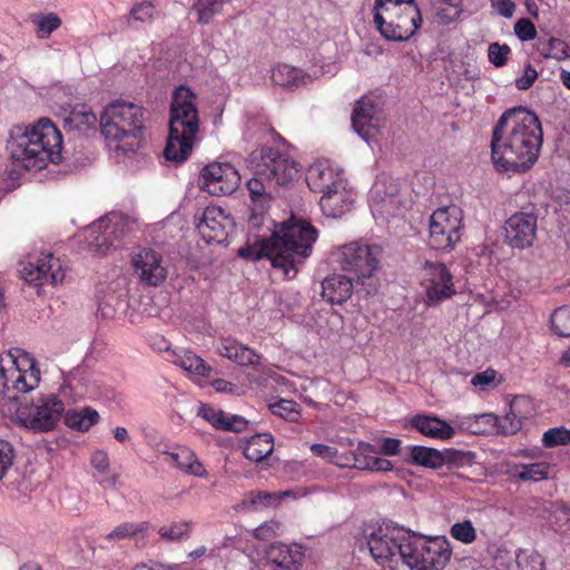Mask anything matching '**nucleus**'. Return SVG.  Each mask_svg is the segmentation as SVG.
<instances>
[{"label":"nucleus","mask_w":570,"mask_h":570,"mask_svg":"<svg viewBox=\"0 0 570 570\" xmlns=\"http://www.w3.org/2000/svg\"><path fill=\"white\" fill-rule=\"evenodd\" d=\"M19 274L27 283L35 286L43 284H59L65 278V271L58 258L51 254H47L37 261H29L22 263L19 268Z\"/></svg>","instance_id":"16"},{"label":"nucleus","mask_w":570,"mask_h":570,"mask_svg":"<svg viewBox=\"0 0 570 570\" xmlns=\"http://www.w3.org/2000/svg\"><path fill=\"white\" fill-rule=\"evenodd\" d=\"M291 495L292 491H249L233 507V509L239 513L263 511L267 508L277 505L282 499Z\"/></svg>","instance_id":"25"},{"label":"nucleus","mask_w":570,"mask_h":570,"mask_svg":"<svg viewBox=\"0 0 570 570\" xmlns=\"http://www.w3.org/2000/svg\"><path fill=\"white\" fill-rule=\"evenodd\" d=\"M154 13L155 8L151 2L136 3L129 12V20L149 22L153 20Z\"/></svg>","instance_id":"52"},{"label":"nucleus","mask_w":570,"mask_h":570,"mask_svg":"<svg viewBox=\"0 0 570 570\" xmlns=\"http://www.w3.org/2000/svg\"><path fill=\"white\" fill-rule=\"evenodd\" d=\"M144 122L142 107L117 100L109 104L100 116L101 135L116 144V151L134 153L140 145Z\"/></svg>","instance_id":"5"},{"label":"nucleus","mask_w":570,"mask_h":570,"mask_svg":"<svg viewBox=\"0 0 570 570\" xmlns=\"http://www.w3.org/2000/svg\"><path fill=\"white\" fill-rule=\"evenodd\" d=\"M316 239L317 230L311 223L291 217L275 226L268 237L250 234L238 255L249 261L268 258L274 268L282 269L287 278H294L311 256Z\"/></svg>","instance_id":"2"},{"label":"nucleus","mask_w":570,"mask_h":570,"mask_svg":"<svg viewBox=\"0 0 570 570\" xmlns=\"http://www.w3.org/2000/svg\"><path fill=\"white\" fill-rule=\"evenodd\" d=\"M411 422L413 428L429 438L449 440L454 435V429L438 416L417 414Z\"/></svg>","instance_id":"28"},{"label":"nucleus","mask_w":570,"mask_h":570,"mask_svg":"<svg viewBox=\"0 0 570 570\" xmlns=\"http://www.w3.org/2000/svg\"><path fill=\"white\" fill-rule=\"evenodd\" d=\"M271 410L275 415L288 421H297L299 416L298 405L292 400L282 399L272 404Z\"/></svg>","instance_id":"50"},{"label":"nucleus","mask_w":570,"mask_h":570,"mask_svg":"<svg viewBox=\"0 0 570 570\" xmlns=\"http://www.w3.org/2000/svg\"><path fill=\"white\" fill-rule=\"evenodd\" d=\"M311 451L314 455L326 460L332 463L336 458L337 449L325 444L316 443L311 446Z\"/></svg>","instance_id":"60"},{"label":"nucleus","mask_w":570,"mask_h":570,"mask_svg":"<svg viewBox=\"0 0 570 570\" xmlns=\"http://www.w3.org/2000/svg\"><path fill=\"white\" fill-rule=\"evenodd\" d=\"M392 469H393L392 462L386 459L379 458L375 455L374 461H372L371 471L387 472V471H391Z\"/></svg>","instance_id":"63"},{"label":"nucleus","mask_w":570,"mask_h":570,"mask_svg":"<svg viewBox=\"0 0 570 570\" xmlns=\"http://www.w3.org/2000/svg\"><path fill=\"white\" fill-rule=\"evenodd\" d=\"M272 80L283 88L296 89L312 82L313 77L301 68L279 63L272 69Z\"/></svg>","instance_id":"27"},{"label":"nucleus","mask_w":570,"mask_h":570,"mask_svg":"<svg viewBox=\"0 0 570 570\" xmlns=\"http://www.w3.org/2000/svg\"><path fill=\"white\" fill-rule=\"evenodd\" d=\"M341 268L354 275L356 285L363 287L366 295L376 293L379 281L374 275L377 269V250L366 244L353 242L344 245L338 253Z\"/></svg>","instance_id":"9"},{"label":"nucleus","mask_w":570,"mask_h":570,"mask_svg":"<svg viewBox=\"0 0 570 570\" xmlns=\"http://www.w3.org/2000/svg\"><path fill=\"white\" fill-rule=\"evenodd\" d=\"M377 453L379 451H376L372 444L360 442L356 451L352 453L353 468L371 471L372 461H374Z\"/></svg>","instance_id":"42"},{"label":"nucleus","mask_w":570,"mask_h":570,"mask_svg":"<svg viewBox=\"0 0 570 570\" xmlns=\"http://www.w3.org/2000/svg\"><path fill=\"white\" fill-rule=\"evenodd\" d=\"M530 410L531 401L528 397H514L505 415L498 416V434H515L522 426V420L530 415Z\"/></svg>","instance_id":"24"},{"label":"nucleus","mask_w":570,"mask_h":570,"mask_svg":"<svg viewBox=\"0 0 570 570\" xmlns=\"http://www.w3.org/2000/svg\"><path fill=\"white\" fill-rule=\"evenodd\" d=\"M200 120L196 107V96L186 86L178 87L171 98L169 135L164 157L176 164L184 163L197 140Z\"/></svg>","instance_id":"4"},{"label":"nucleus","mask_w":570,"mask_h":570,"mask_svg":"<svg viewBox=\"0 0 570 570\" xmlns=\"http://www.w3.org/2000/svg\"><path fill=\"white\" fill-rule=\"evenodd\" d=\"M537 78V70L531 65H527L522 77L515 79V86L520 90H527L533 85Z\"/></svg>","instance_id":"58"},{"label":"nucleus","mask_w":570,"mask_h":570,"mask_svg":"<svg viewBox=\"0 0 570 570\" xmlns=\"http://www.w3.org/2000/svg\"><path fill=\"white\" fill-rule=\"evenodd\" d=\"M553 519L557 530L560 532L570 531V508L564 504L556 505Z\"/></svg>","instance_id":"54"},{"label":"nucleus","mask_w":570,"mask_h":570,"mask_svg":"<svg viewBox=\"0 0 570 570\" xmlns=\"http://www.w3.org/2000/svg\"><path fill=\"white\" fill-rule=\"evenodd\" d=\"M99 420V413L91 409L85 407L82 410H71L66 413L65 423L70 429L77 431H88Z\"/></svg>","instance_id":"34"},{"label":"nucleus","mask_w":570,"mask_h":570,"mask_svg":"<svg viewBox=\"0 0 570 570\" xmlns=\"http://www.w3.org/2000/svg\"><path fill=\"white\" fill-rule=\"evenodd\" d=\"M422 273L428 305H434L455 293L452 275L443 263L426 262Z\"/></svg>","instance_id":"15"},{"label":"nucleus","mask_w":570,"mask_h":570,"mask_svg":"<svg viewBox=\"0 0 570 570\" xmlns=\"http://www.w3.org/2000/svg\"><path fill=\"white\" fill-rule=\"evenodd\" d=\"M492 8L502 17L511 18L515 10L512 0H490Z\"/></svg>","instance_id":"61"},{"label":"nucleus","mask_w":570,"mask_h":570,"mask_svg":"<svg viewBox=\"0 0 570 570\" xmlns=\"http://www.w3.org/2000/svg\"><path fill=\"white\" fill-rule=\"evenodd\" d=\"M285 525L278 520L272 519L259 524L254 531L253 537L257 540L268 541L283 535Z\"/></svg>","instance_id":"44"},{"label":"nucleus","mask_w":570,"mask_h":570,"mask_svg":"<svg viewBox=\"0 0 570 570\" xmlns=\"http://www.w3.org/2000/svg\"><path fill=\"white\" fill-rule=\"evenodd\" d=\"M410 450L411 462L413 464L429 469H439L442 466V459L439 450L422 445L411 446Z\"/></svg>","instance_id":"35"},{"label":"nucleus","mask_w":570,"mask_h":570,"mask_svg":"<svg viewBox=\"0 0 570 570\" xmlns=\"http://www.w3.org/2000/svg\"><path fill=\"white\" fill-rule=\"evenodd\" d=\"M148 524L146 522L134 523L125 522L117 525L112 531L104 537L107 541H121L125 539L132 538L139 533L146 532Z\"/></svg>","instance_id":"41"},{"label":"nucleus","mask_w":570,"mask_h":570,"mask_svg":"<svg viewBox=\"0 0 570 570\" xmlns=\"http://www.w3.org/2000/svg\"><path fill=\"white\" fill-rule=\"evenodd\" d=\"M400 440L393 438H385L382 441L381 453L384 455H395L400 451Z\"/></svg>","instance_id":"62"},{"label":"nucleus","mask_w":570,"mask_h":570,"mask_svg":"<svg viewBox=\"0 0 570 570\" xmlns=\"http://www.w3.org/2000/svg\"><path fill=\"white\" fill-rule=\"evenodd\" d=\"M537 48L538 52L546 59L563 60L568 57V45L559 38H540Z\"/></svg>","instance_id":"36"},{"label":"nucleus","mask_w":570,"mask_h":570,"mask_svg":"<svg viewBox=\"0 0 570 570\" xmlns=\"http://www.w3.org/2000/svg\"><path fill=\"white\" fill-rule=\"evenodd\" d=\"M222 3L219 0H198L195 9L198 13V22L208 23L213 17L220 12Z\"/></svg>","instance_id":"49"},{"label":"nucleus","mask_w":570,"mask_h":570,"mask_svg":"<svg viewBox=\"0 0 570 570\" xmlns=\"http://www.w3.org/2000/svg\"><path fill=\"white\" fill-rule=\"evenodd\" d=\"M352 126L363 139L368 140L383 126L379 106L373 99L363 97L353 110Z\"/></svg>","instance_id":"20"},{"label":"nucleus","mask_w":570,"mask_h":570,"mask_svg":"<svg viewBox=\"0 0 570 570\" xmlns=\"http://www.w3.org/2000/svg\"><path fill=\"white\" fill-rule=\"evenodd\" d=\"M407 543V532L404 533L397 528H379L377 531L367 538V548L371 556L379 563L390 561H405L403 547Z\"/></svg>","instance_id":"13"},{"label":"nucleus","mask_w":570,"mask_h":570,"mask_svg":"<svg viewBox=\"0 0 570 570\" xmlns=\"http://www.w3.org/2000/svg\"><path fill=\"white\" fill-rule=\"evenodd\" d=\"M233 225L232 218L222 208L210 206L204 210L197 229L205 242L222 244L227 239L228 228Z\"/></svg>","instance_id":"22"},{"label":"nucleus","mask_w":570,"mask_h":570,"mask_svg":"<svg viewBox=\"0 0 570 570\" xmlns=\"http://www.w3.org/2000/svg\"><path fill=\"white\" fill-rule=\"evenodd\" d=\"M542 128L537 115L524 107L504 111L493 128L491 157L501 171H523L538 159Z\"/></svg>","instance_id":"1"},{"label":"nucleus","mask_w":570,"mask_h":570,"mask_svg":"<svg viewBox=\"0 0 570 570\" xmlns=\"http://www.w3.org/2000/svg\"><path fill=\"white\" fill-rule=\"evenodd\" d=\"M238 171L228 163H212L203 168L198 186L214 196L228 195L239 185Z\"/></svg>","instance_id":"14"},{"label":"nucleus","mask_w":570,"mask_h":570,"mask_svg":"<svg viewBox=\"0 0 570 570\" xmlns=\"http://www.w3.org/2000/svg\"><path fill=\"white\" fill-rule=\"evenodd\" d=\"M403 552L410 570H443L452 557V546L443 535L422 537L407 532Z\"/></svg>","instance_id":"8"},{"label":"nucleus","mask_w":570,"mask_h":570,"mask_svg":"<svg viewBox=\"0 0 570 570\" xmlns=\"http://www.w3.org/2000/svg\"><path fill=\"white\" fill-rule=\"evenodd\" d=\"M134 272L141 283L150 286L161 284L167 277V267L159 253L144 248L132 257Z\"/></svg>","instance_id":"18"},{"label":"nucleus","mask_w":570,"mask_h":570,"mask_svg":"<svg viewBox=\"0 0 570 570\" xmlns=\"http://www.w3.org/2000/svg\"><path fill=\"white\" fill-rule=\"evenodd\" d=\"M511 49L508 45H500L499 42H492L488 47L489 61L497 68L507 65Z\"/></svg>","instance_id":"51"},{"label":"nucleus","mask_w":570,"mask_h":570,"mask_svg":"<svg viewBox=\"0 0 570 570\" xmlns=\"http://www.w3.org/2000/svg\"><path fill=\"white\" fill-rule=\"evenodd\" d=\"M197 415L219 431L240 433L246 431L249 425V421L244 416L229 414L207 404H202L198 407Z\"/></svg>","instance_id":"23"},{"label":"nucleus","mask_w":570,"mask_h":570,"mask_svg":"<svg viewBox=\"0 0 570 570\" xmlns=\"http://www.w3.org/2000/svg\"><path fill=\"white\" fill-rule=\"evenodd\" d=\"M31 21L37 26L36 36L39 39H48L62 23L60 17L53 12L33 16Z\"/></svg>","instance_id":"39"},{"label":"nucleus","mask_w":570,"mask_h":570,"mask_svg":"<svg viewBox=\"0 0 570 570\" xmlns=\"http://www.w3.org/2000/svg\"><path fill=\"white\" fill-rule=\"evenodd\" d=\"M217 351L222 356L227 357L240 366L256 365L261 361V355L254 350L232 338H225Z\"/></svg>","instance_id":"30"},{"label":"nucleus","mask_w":570,"mask_h":570,"mask_svg":"<svg viewBox=\"0 0 570 570\" xmlns=\"http://www.w3.org/2000/svg\"><path fill=\"white\" fill-rule=\"evenodd\" d=\"M305 554L297 544L275 542L271 544L263 561L264 570H299Z\"/></svg>","instance_id":"19"},{"label":"nucleus","mask_w":570,"mask_h":570,"mask_svg":"<svg viewBox=\"0 0 570 570\" xmlns=\"http://www.w3.org/2000/svg\"><path fill=\"white\" fill-rule=\"evenodd\" d=\"M515 561L519 570H543L544 568L541 554L534 550H519Z\"/></svg>","instance_id":"46"},{"label":"nucleus","mask_w":570,"mask_h":570,"mask_svg":"<svg viewBox=\"0 0 570 570\" xmlns=\"http://www.w3.org/2000/svg\"><path fill=\"white\" fill-rule=\"evenodd\" d=\"M255 174L268 184L287 185L297 175V164L287 153L273 147H262L252 154Z\"/></svg>","instance_id":"11"},{"label":"nucleus","mask_w":570,"mask_h":570,"mask_svg":"<svg viewBox=\"0 0 570 570\" xmlns=\"http://www.w3.org/2000/svg\"><path fill=\"white\" fill-rule=\"evenodd\" d=\"M549 464L537 462L532 464H521L514 468L513 475L522 481H541L548 478Z\"/></svg>","instance_id":"38"},{"label":"nucleus","mask_w":570,"mask_h":570,"mask_svg":"<svg viewBox=\"0 0 570 570\" xmlns=\"http://www.w3.org/2000/svg\"><path fill=\"white\" fill-rule=\"evenodd\" d=\"M7 148L11 158L27 169H42L62 160V135L48 118L11 130Z\"/></svg>","instance_id":"3"},{"label":"nucleus","mask_w":570,"mask_h":570,"mask_svg":"<svg viewBox=\"0 0 570 570\" xmlns=\"http://www.w3.org/2000/svg\"><path fill=\"white\" fill-rule=\"evenodd\" d=\"M65 411L63 402L56 395H42L31 404L17 409L19 422L33 432H48L55 429Z\"/></svg>","instance_id":"10"},{"label":"nucleus","mask_w":570,"mask_h":570,"mask_svg":"<svg viewBox=\"0 0 570 570\" xmlns=\"http://www.w3.org/2000/svg\"><path fill=\"white\" fill-rule=\"evenodd\" d=\"M13 449L8 442H0V479L3 478L6 472L12 465Z\"/></svg>","instance_id":"56"},{"label":"nucleus","mask_w":570,"mask_h":570,"mask_svg":"<svg viewBox=\"0 0 570 570\" xmlns=\"http://www.w3.org/2000/svg\"><path fill=\"white\" fill-rule=\"evenodd\" d=\"M537 216L532 213L513 214L504 224L505 243L515 248L532 246L537 236Z\"/></svg>","instance_id":"17"},{"label":"nucleus","mask_w":570,"mask_h":570,"mask_svg":"<svg viewBox=\"0 0 570 570\" xmlns=\"http://www.w3.org/2000/svg\"><path fill=\"white\" fill-rule=\"evenodd\" d=\"M374 22L387 40L410 39L422 22L415 0H375Z\"/></svg>","instance_id":"6"},{"label":"nucleus","mask_w":570,"mask_h":570,"mask_svg":"<svg viewBox=\"0 0 570 570\" xmlns=\"http://www.w3.org/2000/svg\"><path fill=\"white\" fill-rule=\"evenodd\" d=\"M462 212L456 206L438 208L430 217L429 244L436 250H449L461 239Z\"/></svg>","instance_id":"12"},{"label":"nucleus","mask_w":570,"mask_h":570,"mask_svg":"<svg viewBox=\"0 0 570 570\" xmlns=\"http://www.w3.org/2000/svg\"><path fill=\"white\" fill-rule=\"evenodd\" d=\"M170 464L186 474L195 476H205L206 470L197 460L195 453L185 446H176L171 451L164 453Z\"/></svg>","instance_id":"29"},{"label":"nucleus","mask_w":570,"mask_h":570,"mask_svg":"<svg viewBox=\"0 0 570 570\" xmlns=\"http://www.w3.org/2000/svg\"><path fill=\"white\" fill-rule=\"evenodd\" d=\"M175 363L183 370L199 376H208L212 371V367L191 351H183L180 354H177Z\"/></svg>","instance_id":"37"},{"label":"nucleus","mask_w":570,"mask_h":570,"mask_svg":"<svg viewBox=\"0 0 570 570\" xmlns=\"http://www.w3.org/2000/svg\"><path fill=\"white\" fill-rule=\"evenodd\" d=\"M459 426L472 434L498 433V416L492 413L462 416Z\"/></svg>","instance_id":"32"},{"label":"nucleus","mask_w":570,"mask_h":570,"mask_svg":"<svg viewBox=\"0 0 570 570\" xmlns=\"http://www.w3.org/2000/svg\"><path fill=\"white\" fill-rule=\"evenodd\" d=\"M274 450L273 436L269 433H258L250 436L244 448V455L253 462H261Z\"/></svg>","instance_id":"33"},{"label":"nucleus","mask_w":570,"mask_h":570,"mask_svg":"<svg viewBox=\"0 0 570 570\" xmlns=\"http://www.w3.org/2000/svg\"><path fill=\"white\" fill-rule=\"evenodd\" d=\"M514 33L521 41H530L537 37L534 24L527 18H521L515 22Z\"/></svg>","instance_id":"53"},{"label":"nucleus","mask_w":570,"mask_h":570,"mask_svg":"<svg viewBox=\"0 0 570 570\" xmlns=\"http://www.w3.org/2000/svg\"><path fill=\"white\" fill-rule=\"evenodd\" d=\"M267 185H269L264 177L257 176L247 180V189L250 198L254 203L259 204L262 207L269 199V193L267 191Z\"/></svg>","instance_id":"45"},{"label":"nucleus","mask_w":570,"mask_h":570,"mask_svg":"<svg viewBox=\"0 0 570 570\" xmlns=\"http://www.w3.org/2000/svg\"><path fill=\"white\" fill-rule=\"evenodd\" d=\"M542 443L546 448L567 445L570 443V430L564 426L549 429L543 433Z\"/></svg>","instance_id":"47"},{"label":"nucleus","mask_w":570,"mask_h":570,"mask_svg":"<svg viewBox=\"0 0 570 570\" xmlns=\"http://www.w3.org/2000/svg\"><path fill=\"white\" fill-rule=\"evenodd\" d=\"M353 202L352 194L346 190L344 184L342 188L334 189L325 194V196H321L320 205L325 215L336 218L347 213Z\"/></svg>","instance_id":"31"},{"label":"nucleus","mask_w":570,"mask_h":570,"mask_svg":"<svg viewBox=\"0 0 570 570\" xmlns=\"http://www.w3.org/2000/svg\"><path fill=\"white\" fill-rule=\"evenodd\" d=\"M450 533L452 538L464 544H470L476 539V531L470 520L454 523L450 529Z\"/></svg>","instance_id":"48"},{"label":"nucleus","mask_w":570,"mask_h":570,"mask_svg":"<svg viewBox=\"0 0 570 570\" xmlns=\"http://www.w3.org/2000/svg\"><path fill=\"white\" fill-rule=\"evenodd\" d=\"M40 381V371L35 358L20 348L0 354V393L10 401H17L20 393L35 390Z\"/></svg>","instance_id":"7"},{"label":"nucleus","mask_w":570,"mask_h":570,"mask_svg":"<svg viewBox=\"0 0 570 570\" xmlns=\"http://www.w3.org/2000/svg\"><path fill=\"white\" fill-rule=\"evenodd\" d=\"M354 278L345 275L334 274L322 282V296L332 304L346 302L353 291Z\"/></svg>","instance_id":"26"},{"label":"nucleus","mask_w":570,"mask_h":570,"mask_svg":"<svg viewBox=\"0 0 570 570\" xmlns=\"http://www.w3.org/2000/svg\"><path fill=\"white\" fill-rule=\"evenodd\" d=\"M193 523L190 521H175L159 528L158 533L165 541H180L188 538Z\"/></svg>","instance_id":"40"},{"label":"nucleus","mask_w":570,"mask_h":570,"mask_svg":"<svg viewBox=\"0 0 570 570\" xmlns=\"http://www.w3.org/2000/svg\"><path fill=\"white\" fill-rule=\"evenodd\" d=\"M497 376V372L492 368H488L483 372L476 373L472 380L471 384L481 391H485L489 389L491 384H493Z\"/></svg>","instance_id":"57"},{"label":"nucleus","mask_w":570,"mask_h":570,"mask_svg":"<svg viewBox=\"0 0 570 570\" xmlns=\"http://www.w3.org/2000/svg\"><path fill=\"white\" fill-rule=\"evenodd\" d=\"M91 465L98 473L106 474L110 466L107 452L102 450L95 451L91 456Z\"/></svg>","instance_id":"59"},{"label":"nucleus","mask_w":570,"mask_h":570,"mask_svg":"<svg viewBox=\"0 0 570 570\" xmlns=\"http://www.w3.org/2000/svg\"><path fill=\"white\" fill-rule=\"evenodd\" d=\"M550 322L552 331L557 335L570 336V306H562L556 309L551 315Z\"/></svg>","instance_id":"43"},{"label":"nucleus","mask_w":570,"mask_h":570,"mask_svg":"<svg viewBox=\"0 0 570 570\" xmlns=\"http://www.w3.org/2000/svg\"><path fill=\"white\" fill-rule=\"evenodd\" d=\"M306 183L311 190L325 196L334 189L342 188L345 180L342 170L327 161H317L308 168Z\"/></svg>","instance_id":"21"},{"label":"nucleus","mask_w":570,"mask_h":570,"mask_svg":"<svg viewBox=\"0 0 570 570\" xmlns=\"http://www.w3.org/2000/svg\"><path fill=\"white\" fill-rule=\"evenodd\" d=\"M97 121L96 115L91 111H73L70 116V122L75 124L78 129L91 128Z\"/></svg>","instance_id":"55"},{"label":"nucleus","mask_w":570,"mask_h":570,"mask_svg":"<svg viewBox=\"0 0 570 570\" xmlns=\"http://www.w3.org/2000/svg\"><path fill=\"white\" fill-rule=\"evenodd\" d=\"M440 453L442 459V466L444 464L456 462L462 456L461 451H456L453 449H445L443 451H440Z\"/></svg>","instance_id":"64"}]
</instances>
